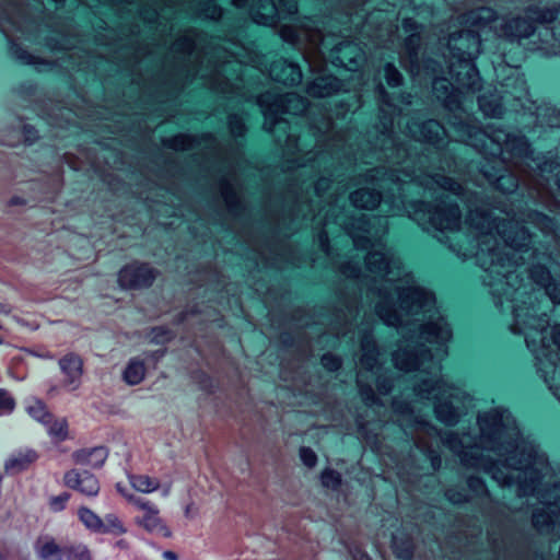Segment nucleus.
I'll list each match as a JSON object with an SVG mask.
<instances>
[{
    "instance_id": "nucleus-53",
    "label": "nucleus",
    "mask_w": 560,
    "mask_h": 560,
    "mask_svg": "<svg viewBox=\"0 0 560 560\" xmlns=\"http://www.w3.org/2000/svg\"><path fill=\"white\" fill-rule=\"evenodd\" d=\"M342 273H345L348 277H357L358 268L352 266H343Z\"/></svg>"
},
{
    "instance_id": "nucleus-12",
    "label": "nucleus",
    "mask_w": 560,
    "mask_h": 560,
    "mask_svg": "<svg viewBox=\"0 0 560 560\" xmlns=\"http://www.w3.org/2000/svg\"><path fill=\"white\" fill-rule=\"evenodd\" d=\"M453 78L456 89L460 92H476L480 89V77L476 68L467 60L459 62L458 70Z\"/></svg>"
},
{
    "instance_id": "nucleus-54",
    "label": "nucleus",
    "mask_w": 560,
    "mask_h": 560,
    "mask_svg": "<svg viewBox=\"0 0 560 560\" xmlns=\"http://www.w3.org/2000/svg\"><path fill=\"white\" fill-rule=\"evenodd\" d=\"M525 340H526L527 347L532 348V350L534 352H537V350L534 348L535 342H536L535 336L533 334L526 332Z\"/></svg>"
},
{
    "instance_id": "nucleus-49",
    "label": "nucleus",
    "mask_w": 560,
    "mask_h": 560,
    "mask_svg": "<svg viewBox=\"0 0 560 560\" xmlns=\"http://www.w3.org/2000/svg\"><path fill=\"white\" fill-rule=\"evenodd\" d=\"M280 33L281 37L288 42H293L295 39V36L290 27H282Z\"/></svg>"
},
{
    "instance_id": "nucleus-44",
    "label": "nucleus",
    "mask_w": 560,
    "mask_h": 560,
    "mask_svg": "<svg viewBox=\"0 0 560 560\" xmlns=\"http://www.w3.org/2000/svg\"><path fill=\"white\" fill-rule=\"evenodd\" d=\"M536 222L541 228V230L548 232L552 230L553 223L552 221L544 215V214H537L536 215Z\"/></svg>"
},
{
    "instance_id": "nucleus-20",
    "label": "nucleus",
    "mask_w": 560,
    "mask_h": 560,
    "mask_svg": "<svg viewBox=\"0 0 560 560\" xmlns=\"http://www.w3.org/2000/svg\"><path fill=\"white\" fill-rule=\"evenodd\" d=\"M59 365L67 376V382L74 383L81 380L83 374V361L79 355L74 353L67 354L60 359Z\"/></svg>"
},
{
    "instance_id": "nucleus-23",
    "label": "nucleus",
    "mask_w": 560,
    "mask_h": 560,
    "mask_svg": "<svg viewBox=\"0 0 560 560\" xmlns=\"http://www.w3.org/2000/svg\"><path fill=\"white\" fill-rule=\"evenodd\" d=\"M37 456L33 451L19 452L13 454L5 463V469L11 474L26 469L36 460Z\"/></svg>"
},
{
    "instance_id": "nucleus-37",
    "label": "nucleus",
    "mask_w": 560,
    "mask_h": 560,
    "mask_svg": "<svg viewBox=\"0 0 560 560\" xmlns=\"http://www.w3.org/2000/svg\"><path fill=\"white\" fill-rule=\"evenodd\" d=\"M14 408V400L8 392L0 389V415L9 413Z\"/></svg>"
},
{
    "instance_id": "nucleus-41",
    "label": "nucleus",
    "mask_w": 560,
    "mask_h": 560,
    "mask_svg": "<svg viewBox=\"0 0 560 560\" xmlns=\"http://www.w3.org/2000/svg\"><path fill=\"white\" fill-rule=\"evenodd\" d=\"M69 560H91V556L84 546H77L71 549Z\"/></svg>"
},
{
    "instance_id": "nucleus-35",
    "label": "nucleus",
    "mask_w": 560,
    "mask_h": 560,
    "mask_svg": "<svg viewBox=\"0 0 560 560\" xmlns=\"http://www.w3.org/2000/svg\"><path fill=\"white\" fill-rule=\"evenodd\" d=\"M191 137L186 135L176 136L167 141V144L175 150H186L191 147Z\"/></svg>"
},
{
    "instance_id": "nucleus-11",
    "label": "nucleus",
    "mask_w": 560,
    "mask_h": 560,
    "mask_svg": "<svg viewBox=\"0 0 560 560\" xmlns=\"http://www.w3.org/2000/svg\"><path fill=\"white\" fill-rule=\"evenodd\" d=\"M269 73L275 81L281 82L285 85H295L302 80L300 67L282 59L272 62Z\"/></svg>"
},
{
    "instance_id": "nucleus-21",
    "label": "nucleus",
    "mask_w": 560,
    "mask_h": 560,
    "mask_svg": "<svg viewBox=\"0 0 560 560\" xmlns=\"http://www.w3.org/2000/svg\"><path fill=\"white\" fill-rule=\"evenodd\" d=\"M360 364L366 370H373L378 362V351L373 338L364 335L361 339Z\"/></svg>"
},
{
    "instance_id": "nucleus-17",
    "label": "nucleus",
    "mask_w": 560,
    "mask_h": 560,
    "mask_svg": "<svg viewBox=\"0 0 560 560\" xmlns=\"http://www.w3.org/2000/svg\"><path fill=\"white\" fill-rule=\"evenodd\" d=\"M349 234L352 237L355 247L365 248L371 243V237L376 236L377 233H373L370 226L368 217L362 214L357 218L349 230Z\"/></svg>"
},
{
    "instance_id": "nucleus-5",
    "label": "nucleus",
    "mask_w": 560,
    "mask_h": 560,
    "mask_svg": "<svg viewBox=\"0 0 560 560\" xmlns=\"http://www.w3.org/2000/svg\"><path fill=\"white\" fill-rule=\"evenodd\" d=\"M466 22L472 27L469 31H463L459 33H453L448 38V46L451 49H456L460 55H470V46L456 45L457 40L467 39L471 40L474 46L479 45V38L475 35V32L481 31L486 27H490L494 31L495 25H500V20L495 16V12L490 8H479L470 11L466 16Z\"/></svg>"
},
{
    "instance_id": "nucleus-14",
    "label": "nucleus",
    "mask_w": 560,
    "mask_h": 560,
    "mask_svg": "<svg viewBox=\"0 0 560 560\" xmlns=\"http://www.w3.org/2000/svg\"><path fill=\"white\" fill-rule=\"evenodd\" d=\"M279 7L275 4L273 1H266V4L262 5L265 12L264 13H254L253 19L258 24H272L275 23L276 13L278 11H285L290 14H293L298 11V5L294 0H278Z\"/></svg>"
},
{
    "instance_id": "nucleus-6",
    "label": "nucleus",
    "mask_w": 560,
    "mask_h": 560,
    "mask_svg": "<svg viewBox=\"0 0 560 560\" xmlns=\"http://www.w3.org/2000/svg\"><path fill=\"white\" fill-rule=\"evenodd\" d=\"M428 215V223L438 231H456L460 225V212L457 205L451 201H442L433 210H420L416 212L417 221L427 229L422 222L423 217Z\"/></svg>"
},
{
    "instance_id": "nucleus-9",
    "label": "nucleus",
    "mask_w": 560,
    "mask_h": 560,
    "mask_svg": "<svg viewBox=\"0 0 560 560\" xmlns=\"http://www.w3.org/2000/svg\"><path fill=\"white\" fill-rule=\"evenodd\" d=\"M117 492L130 504L143 512L137 522L149 530H155L161 525L158 508L150 501L133 494L126 486L116 485Z\"/></svg>"
},
{
    "instance_id": "nucleus-13",
    "label": "nucleus",
    "mask_w": 560,
    "mask_h": 560,
    "mask_svg": "<svg viewBox=\"0 0 560 560\" xmlns=\"http://www.w3.org/2000/svg\"><path fill=\"white\" fill-rule=\"evenodd\" d=\"M408 128L413 138L431 143L439 142L444 135V128L442 125L433 119L423 121L422 124L413 122Z\"/></svg>"
},
{
    "instance_id": "nucleus-25",
    "label": "nucleus",
    "mask_w": 560,
    "mask_h": 560,
    "mask_svg": "<svg viewBox=\"0 0 560 560\" xmlns=\"http://www.w3.org/2000/svg\"><path fill=\"white\" fill-rule=\"evenodd\" d=\"M145 366L139 360H131L124 372V378L129 385H136L143 381Z\"/></svg>"
},
{
    "instance_id": "nucleus-18",
    "label": "nucleus",
    "mask_w": 560,
    "mask_h": 560,
    "mask_svg": "<svg viewBox=\"0 0 560 560\" xmlns=\"http://www.w3.org/2000/svg\"><path fill=\"white\" fill-rule=\"evenodd\" d=\"M77 464L102 467L108 457V451L104 446L83 448L74 453Z\"/></svg>"
},
{
    "instance_id": "nucleus-30",
    "label": "nucleus",
    "mask_w": 560,
    "mask_h": 560,
    "mask_svg": "<svg viewBox=\"0 0 560 560\" xmlns=\"http://www.w3.org/2000/svg\"><path fill=\"white\" fill-rule=\"evenodd\" d=\"M102 521L103 526L100 528V533L120 535L126 530L120 520L115 515H107L105 520Z\"/></svg>"
},
{
    "instance_id": "nucleus-16",
    "label": "nucleus",
    "mask_w": 560,
    "mask_h": 560,
    "mask_svg": "<svg viewBox=\"0 0 560 560\" xmlns=\"http://www.w3.org/2000/svg\"><path fill=\"white\" fill-rule=\"evenodd\" d=\"M341 82L332 75H320L307 85V94L313 97H328L340 91Z\"/></svg>"
},
{
    "instance_id": "nucleus-34",
    "label": "nucleus",
    "mask_w": 560,
    "mask_h": 560,
    "mask_svg": "<svg viewBox=\"0 0 560 560\" xmlns=\"http://www.w3.org/2000/svg\"><path fill=\"white\" fill-rule=\"evenodd\" d=\"M384 71L386 81L390 86H398L401 83L402 75L392 63H387Z\"/></svg>"
},
{
    "instance_id": "nucleus-32",
    "label": "nucleus",
    "mask_w": 560,
    "mask_h": 560,
    "mask_svg": "<svg viewBox=\"0 0 560 560\" xmlns=\"http://www.w3.org/2000/svg\"><path fill=\"white\" fill-rule=\"evenodd\" d=\"M433 180L443 189L452 191L455 195H459L462 192V186L450 177L435 175Z\"/></svg>"
},
{
    "instance_id": "nucleus-42",
    "label": "nucleus",
    "mask_w": 560,
    "mask_h": 560,
    "mask_svg": "<svg viewBox=\"0 0 560 560\" xmlns=\"http://www.w3.org/2000/svg\"><path fill=\"white\" fill-rule=\"evenodd\" d=\"M322 480L324 486L328 488H335L339 483L340 477L337 472L332 470H325L322 476Z\"/></svg>"
},
{
    "instance_id": "nucleus-31",
    "label": "nucleus",
    "mask_w": 560,
    "mask_h": 560,
    "mask_svg": "<svg viewBox=\"0 0 560 560\" xmlns=\"http://www.w3.org/2000/svg\"><path fill=\"white\" fill-rule=\"evenodd\" d=\"M529 15L534 18L535 22L550 23L558 16V11L555 9H529L527 10Z\"/></svg>"
},
{
    "instance_id": "nucleus-28",
    "label": "nucleus",
    "mask_w": 560,
    "mask_h": 560,
    "mask_svg": "<svg viewBox=\"0 0 560 560\" xmlns=\"http://www.w3.org/2000/svg\"><path fill=\"white\" fill-rule=\"evenodd\" d=\"M78 515L88 529L100 533L103 521L93 511L82 508L79 510Z\"/></svg>"
},
{
    "instance_id": "nucleus-46",
    "label": "nucleus",
    "mask_w": 560,
    "mask_h": 560,
    "mask_svg": "<svg viewBox=\"0 0 560 560\" xmlns=\"http://www.w3.org/2000/svg\"><path fill=\"white\" fill-rule=\"evenodd\" d=\"M23 132L25 140L30 143L34 142L38 138L37 131L31 126H24Z\"/></svg>"
},
{
    "instance_id": "nucleus-24",
    "label": "nucleus",
    "mask_w": 560,
    "mask_h": 560,
    "mask_svg": "<svg viewBox=\"0 0 560 560\" xmlns=\"http://www.w3.org/2000/svg\"><path fill=\"white\" fill-rule=\"evenodd\" d=\"M542 322L544 324L539 325L541 334V348L550 349L551 345H553L556 349L560 351V325H556L548 330L544 326L547 324V320L544 319Z\"/></svg>"
},
{
    "instance_id": "nucleus-22",
    "label": "nucleus",
    "mask_w": 560,
    "mask_h": 560,
    "mask_svg": "<svg viewBox=\"0 0 560 560\" xmlns=\"http://www.w3.org/2000/svg\"><path fill=\"white\" fill-rule=\"evenodd\" d=\"M350 199L357 208L371 210L380 203L381 194L376 190L362 188L351 194Z\"/></svg>"
},
{
    "instance_id": "nucleus-40",
    "label": "nucleus",
    "mask_w": 560,
    "mask_h": 560,
    "mask_svg": "<svg viewBox=\"0 0 560 560\" xmlns=\"http://www.w3.org/2000/svg\"><path fill=\"white\" fill-rule=\"evenodd\" d=\"M450 83L446 79H435L433 82V91L439 98L446 97L448 94Z\"/></svg>"
},
{
    "instance_id": "nucleus-60",
    "label": "nucleus",
    "mask_w": 560,
    "mask_h": 560,
    "mask_svg": "<svg viewBox=\"0 0 560 560\" xmlns=\"http://www.w3.org/2000/svg\"><path fill=\"white\" fill-rule=\"evenodd\" d=\"M559 187H560V178H559Z\"/></svg>"
},
{
    "instance_id": "nucleus-1",
    "label": "nucleus",
    "mask_w": 560,
    "mask_h": 560,
    "mask_svg": "<svg viewBox=\"0 0 560 560\" xmlns=\"http://www.w3.org/2000/svg\"><path fill=\"white\" fill-rule=\"evenodd\" d=\"M366 268L375 282V311L386 325L401 328L415 325L433 310V293L402 278L400 259L383 244H372Z\"/></svg>"
},
{
    "instance_id": "nucleus-58",
    "label": "nucleus",
    "mask_w": 560,
    "mask_h": 560,
    "mask_svg": "<svg viewBox=\"0 0 560 560\" xmlns=\"http://www.w3.org/2000/svg\"><path fill=\"white\" fill-rule=\"evenodd\" d=\"M238 1H240V0H234V2H235V4H236V5H240Z\"/></svg>"
},
{
    "instance_id": "nucleus-26",
    "label": "nucleus",
    "mask_w": 560,
    "mask_h": 560,
    "mask_svg": "<svg viewBox=\"0 0 560 560\" xmlns=\"http://www.w3.org/2000/svg\"><path fill=\"white\" fill-rule=\"evenodd\" d=\"M37 551L43 559L59 560L60 549L57 544L48 537L40 538L37 542Z\"/></svg>"
},
{
    "instance_id": "nucleus-59",
    "label": "nucleus",
    "mask_w": 560,
    "mask_h": 560,
    "mask_svg": "<svg viewBox=\"0 0 560 560\" xmlns=\"http://www.w3.org/2000/svg\"><path fill=\"white\" fill-rule=\"evenodd\" d=\"M2 343V339L0 338V345Z\"/></svg>"
},
{
    "instance_id": "nucleus-51",
    "label": "nucleus",
    "mask_w": 560,
    "mask_h": 560,
    "mask_svg": "<svg viewBox=\"0 0 560 560\" xmlns=\"http://www.w3.org/2000/svg\"><path fill=\"white\" fill-rule=\"evenodd\" d=\"M355 50H357V47L354 45L349 44V45L343 46L340 49V51L342 54V60H345L348 57V55H351Z\"/></svg>"
},
{
    "instance_id": "nucleus-47",
    "label": "nucleus",
    "mask_w": 560,
    "mask_h": 560,
    "mask_svg": "<svg viewBox=\"0 0 560 560\" xmlns=\"http://www.w3.org/2000/svg\"><path fill=\"white\" fill-rule=\"evenodd\" d=\"M68 500V495L56 497L50 501V505L54 510L58 511L63 509L66 502Z\"/></svg>"
},
{
    "instance_id": "nucleus-7",
    "label": "nucleus",
    "mask_w": 560,
    "mask_h": 560,
    "mask_svg": "<svg viewBox=\"0 0 560 560\" xmlns=\"http://www.w3.org/2000/svg\"><path fill=\"white\" fill-rule=\"evenodd\" d=\"M158 271L148 264L133 262L118 273V283L122 289L140 290L152 285Z\"/></svg>"
},
{
    "instance_id": "nucleus-55",
    "label": "nucleus",
    "mask_w": 560,
    "mask_h": 560,
    "mask_svg": "<svg viewBox=\"0 0 560 560\" xmlns=\"http://www.w3.org/2000/svg\"><path fill=\"white\" fill-rule=\"evenodd\" d=\"M318 238H319L322 248L327 252V242H328L327 233L326 232L320 233Z\"/></svg>"
},
{
    "instance_id": "nucleus-50",
    "label": "nucleus",
    "mask_w": 560,
    "mask_h": 560,
    "mask_svg": "<svg viewBox=\"0 0 560 560\" xmlns=\"http://www.w3.org/2000/svg\"><path fill=\"white\" fill-rule=\"evenodd\" d=\"M329 179L327 178H320L317 183H316V190L318 194L323 192L324 190H326L329 186Z\"/></svg>"
},
{
    "instance_id": "nucleus-33",
    "label": "nucleus",
    "mask_w": 560,
    "mask_h": 560,
    "mask_svg": "<svg viewBox=\"0 0 560 560\" xmlns=\"http://www.w3.org/2000/svg\"><path fill=\"white\" fill-rule=\"evenodd\" d=\"M478 102L481 110L487 116L499 117L503 113L502 106L500 104L495 103L492 105L485 96L479 97Z\"/></svg>"
},
{
    "instance_id": "nucleus-52",
    "label": "nucleus",
    "mask_w": 560,
    "mask_h": 560,
    "mask_svg": "<svg viewBox=\"0 0 560 560\" xmlns=\"http://www.w3.org/2000/svg\"><path fill=\"white\" fill-rule=\"evenodd\" d=\"M362 60H363V55L361 52H358L354 57H350L349 58L350 69L358 66Z\"/></svg>"
},
{
    "instance_id": "nucleus-57",
    "label": "nucleus",
    "mask_w": 560,
    "mask_h": 560,
    "mask_svg": "<svg viewBox=\"0 0 560 560\" xmlns=\"http://www.w3.org/2000/svg\"><path fill=\"white\" fill-rule=\"evenodd\" d=\"M163 556L166 560H176L177 559L176 555L172 551H165Z\"/></svg>"
},
{
    "instance_id": "nucleus-10",
    "label": "nucleus",
    "mask_w": 560,
    "mask_h": 560,
    "mask_svg": "<svg viewBox=\"0 0 560 560\" xmlns=\"http://www.w3.org/2000/svg\"><path fill=\"white\" fill-rule=\"evenodd\" d=\"M65 483L67 487L78 490L85 495H96L100 491L98 480L88 471H68L65 475Z\"/></svg>"
},
{
    "instance_id": "nucleus-36",
    "label": "nucleus",
    "mask_w": 560,
    "mask_h": 560,
    "mask_svg": "<svg viewBox=\"0 0 560 560\" xmlns=\"http://www.w3.org/2000/svg\"><path fill=\"white\" fill-rule=\"evenodd\" d=\"M497 185H498V188H500L501 190H503L504 192H511L513 191L517 184H516V179L514 178V176L510 175V174H506V175H501L498 179H497Z\"/></svg>"
},
{
    "instance_id": "nucleus-45",
    "label": "nucleus",
    "mask_w": 560,
    "mask_h": 560,
    "mask_svg": "<svg viewBox=\"0 0 560 560\" xmlns=\"http://www.w3.org/2000/svg\"><path fill=\"white\" fill-rule=\"evenodd\" d=\"M13 55L15 56L16 59H19L23 63H32L33 62V57L30 54H27L26 51H24L22 48H19V47L14 48Z\"/></svg>"
},
{
    "instance_id": "nucleus-2",
    "label": "nucleus",
    "mask_w": 560,
    "mask_h": 560,
    "mask_svg": "<svg viewBox=\"0 0 560 560\" xmlns=\"http://www.w3.org/2000/svg\"><path fill=\"white\" fill-rule=\"evenodd\" d=\"M451 338L452 330L443 320L421 326L419 336H411L398 343L393 352L395 368L402 372L438 373L440 366L434 362L431 349L425 343L443 346Z\"/></svg>"
},
{
    "instance_id": "nucleus-27",
    "label": "nucleus",
    "mask_w": 560,
    "mask_h": 560,
    "mask_svg": "<svg viewBox=\"0 0 560 560\" xmlns=\"http://www.w3.org/2000/svg\"><path fill=\"white\" fill-rule=\"evenodd\" d=\"M48 433L56 442H61L69 436L68 423L65 419H55L46 423Z\"/></svg>"
},
{
    "instance_id": "nucleus-29",
    "label": "nucleus",
    "mask_w": 560,
    "mask_h": 560,
    "mask_svg": "<svg viewBox=\"0 0 560 560\" xmlns=\"http://www.w3.org/2000/svg\"><path fill=\"white\" fill-rule=\"evenodd\" d=\"M26 410L34 419H36L45 424L48 423V421L50 419V416L47 412L44 404L39 400H36V399L31 400L28 402V405L26 406Z\"/></svg>"
},
{
    "instance_id": "nucleus-48",
    "label": "nucleus",
    "mask_w": 560,
    "mask_h": 560,
    "mask_svg": "<svg viewBox=\"0 0 560 560\" xmlns=\"http://www.w3.org/2000/svg\"><path fill=\"white\" fill-rule=\"evenodd\" d=\"M429 319H430L429 322L420 324L417 331L416 330L412 331V329H409V332H412V334L409 337H407L406 339H409L411 336H416V337L419 336L421 326H424V325H428V324L438 323L440 320H443L444 323H446L445 319L443 317H441V316H438L434 319L432 318V316H429Z\"/></svg>"
},
{
    "instance_id": "nucleus-43",
    "label": "nucleus",
    "mask_w": 560,
    "mask_h": 560,
    "mask_svg": "<svg viewBox=\"0 0 560 560\" xmlns=\"http://www.w3.org/2000/svg\"><path fill=\"white\" fill-rule=\"evenodd\" d=\"M300 456L304 465L308 467H313L316 464V454L311 448H301Z\"/></svg>"
},
{
    "instance_id": "nucleus-56",
    "label": "nucleus",
    "mask_w": 560,
    "mask_h": 560,
    "mask_svg": "<svg viewBox=\"0 0 560 560\" xmlns=\"http://www.w3.org/2000/svg\"><path fill=\"white\" fill-rule=\"evenodd\" d=\"M552 350L551 349H544L541 352V357L547 358L551 361V364H555V361L551 359Z\"/></svg>"
},
{
    "instance_id": "nucleus-38",
    "label": "nucleus",
    "mask_w": 560,
    "mask_h": 560,
    "mask_svg": "<svg viewBox=\"0 0 560 560\" xmlns=\"http://www.w3.org/2000/svg\"><path fill=\"white\" fill-rule=\"evenodd\" d=\"M322 364L325 369L332 372L340 368L341 360L332 353H326L322 357Z\"/></svg>"
},
{
    "instance_id": "nucleus-8",
    "label": "nucleus",
    "mask_w": 560,
    "mask_h": 560,
    "mask_svg": "<svg viewBox=\"0 0 560 560\" xmlns=\"http://www.w3.org/2000/svg\"><path fill=\"white\" fill-rule=\"evenodd\" d=\"M535 32L534 18L526 11L525 15L508 16L494 26V33L508 40H520L532 36Z\"/></svg>"
},
{
    "instance_id": "nucleus-39",
    "label": "nucleus",
    "mask_w": 560,
    "mask_h": 560,
    "mask_svg": "<svg viewBox=\"0 0 560 560\" xmlns=\"http://www.w3.org/2000/svg\"><path fill=\"white\" fill-rule=\"evenodd\" d=\"M229 126H230L231 132L234 136H243L245 132V125L243 122V119L241 117H238L237 115L230 116Z\"/></svg>"
},
{
    "instance_id": "nucleus-15",
    "label": "nucleus",
    "mask_w": 560,
    "mask_h": 560,
    "mask_svg": "<svg viewBox=\"0 0 560 560\" xmlns=\"http://www.w3.org/2000/svg\"><path fill=\"white\" fill-rule=\"evenodd\" d=\"M128 479L131 488L137 492L148 494L162 490L164 495L170 493V487L163 486L156 477L147 474H128Z\"/></svg>"
},
{
    "instance_id": "nucleus-19",
    "label": "nucleus",
    "mask_w": 560,
    "mask_h": 560,
    "mask_svg": "<svg viewBox=\"0 0 560 560\" xmlns=\"http://www.w3.org/2000/svg\"><path fill=\"white\" fill-rule=\"evenodd\" d=\"M532 279L539 285L544 287L546 293L555 302L560 304V287L551 282L550 272L542 266H535L530 270Z\"/></svg>"
},
{
    "instance_id": "nucleus-4",
    "label": "nucleus",
    "mask_w": 560,
    "mask_h": 560,
    "mask_svg": "<svg viewBox=\"0 0 560 560\" xmlns=\"http://www.w3.org/2000/svg\"><path fill=\"white\" fill-rule=\"evenodd\" d=\"M270 98L271 96L269 94L259 97V105L265 116L264 128L270 132L273 131L276 127L282 128L283 130L285 129L287 121L277 117L280 108L281 113L299 115L305 112L307 107L306 100L295 93H288L279 97L271 106L266 107L265 103L269 102Z\"/></svg>"
},
{
    "instance_id": "nucleus-3",
    "label": "nucleus",
    "mask_w": 560,
    "mask_h": 560,
    "mask_svg": "<svg viewBox=\"0 0 560 560\" xmlns=\"http://www.w3.org/2000/svg\"><path fill=\"white\" fill-rule=\"evenodd\" d=\"M468 220L470 225L481 234H491L495 230L503 241L515 249H522L529 244L528 231L516 221L501 219L497 222L498 218L478 210L470 211Z\"/></svg>"
}]
</instances>
